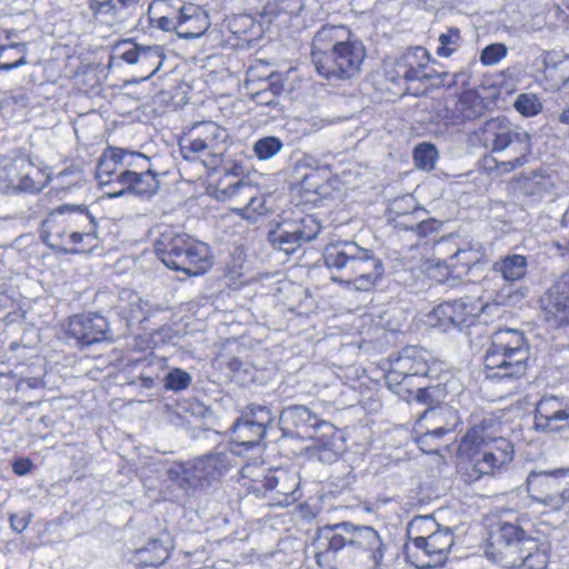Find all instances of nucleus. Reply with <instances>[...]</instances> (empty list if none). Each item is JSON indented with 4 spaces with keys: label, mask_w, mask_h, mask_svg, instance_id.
<instances>
[{
    "label": "nucleus",
    "mask_w": 569,
    "mask_h": 569,
    "mask_svg": "<svg viewBox=\"0 0 569 569\" xmlns=\"http://www.w3.org/2000/svg\"><path fill=\"white\" fill-rule=\"evenodd\" d=\"M348 556L350 569H379L385 545L379 532L369 526H353L348 522Z\"/></svg>",
    "instance_id": "obj_16"
},
{
    "label": "nucleus",
    "mask_w": 569,
    "mask_h": 569,
    "mask_svg": "<svg viewBox=\"0 0 569 569\" xmlns=\"http://www.w3.org/2000/svg\"><path fill=\"white\" fill-rule=\"evenodd\" d=\"M415 199L411 196H405L396 199L390 208L389 214L395 223L396 228L402 230H413L415 223L407 222V219H411L416 216V210H421Z\"/></svg>",
    "instance_id": "obj_35"
},
{
    "label": "nucleus",
    "mask_w": 569,
    "mask_h": 569,
    "mask_svg": "<svg viewBox=\"0 0 569 569\" xmlns=\"http://www.w3.org/2000/svg\"><path fill=\"white\" fill-rule=\"evenodd\" d=\"M139 0H88L93 18L110 27L122 24L132 16Z\"/></svg>",
    "instance_id": "obj_26"
},
{
    "label": "nucleus",
    "mask_w": 569,
    "mask_h": 569,
    "mask_svg": "<svg viewBox=\"0 0 569 569\" xmlns=\"http://www.w3.org/2000/svg\"><path fill=\"white\" fill-rule=\"evenodd\" d=\"M532 501L558 512L569 505V468L531 471L526 479Z\"/></svg>",
    "instance_id": "obj_13"
},
{
    "label": "nucleus",
    "mask_w": 569,
    "mask_h": 569,
    "mask_svg": "<svg viewBox=\"0 0 569 569\" xmlns=\"http://www.w3.org/2000/svg\"><path fill=\"white\" fill-rule=\"evenodd\" d=\"M511 152L513 153V158L511 160L497 162L495 159H492L495 167L488 164V170H496L499 174L509 173L522 167L527 162L528 157L531 154L521 153L518 149L511 150ZM487 163H489V160H487Z\"/></svg>",
    "instance_id": "obj_49"
},
{
    "label": "nucleus",
    "mask_w": 569,
    "mask_h": 569,
    "mask_svg": "<svg viewBox=\"0 0 569 569\" xmlns=\"http://www.w3.org/2000/svg\"><path fill=\"white\" fill-rule=\"evenodd\" d=\"M26 54V43L0 46V70L10 71L24 66L27 63Z\"/></svg>",
    "instance_id": "obj_38"
},
{
    "label": "nucleus",
    "mask_w": 569,
    "mask_h": 569,
    "mask_svg": "<svg viewBox=\"0 0 569 569\" xmlns=\"http://www.w3.org/2000/svg\"><path fill=\"white\" fill-rule=\"evenodd\" d=\"M562 406V402L553 396L541 398L536 407L535 425L537 426L541 421L543 422L546 418L557 412V409L561 408Z\"/></svg>",
    "instance_id": "obj_50"
},
{
    "label": "nucleus",
    "mask_w": 569,
    "mask_h": 569,
    "mask_svg": "<svg viewBox=\"0 0 569 569\" xmlns=\"http://www.w3.org/2000/svg\"><path fill=\"white\" fill-rule=\"evenodd\" d=\"M9 520H10L11 528L16 532H22L29 526L30 520H31V515H29V513L14 515L13 513V515H10Z\"/></svg>",
    "instance_id": "obj_58"
},
{
    "label": "nucleus",
    "mask_w": 569,
    "mask_h": 569,
    "mask_svg": "<svg viewBox=\"0 0 569 569\" xmlns=\"http://www.w3.org/2000/svg\"><path fill=\"white\" fill-rule=\"evenodd\" d=\"M446 396L445 389L440 385L418 387L417 391H412L411 399L408 401L416 400L419 403L429 406L428 410H433L432 406L443 400Z\"/></svg>",
    "instance_id": "obj_41"
},
{
    "label": "nucleus",
    "mask_w": 569,
    "mask_h": 569,
    "mask_svg": "<svg viewBox=\"0 0 569 569\" xmlns=\"http://www.w3.org/2000/svg\"><path fill=\"white\" fill-rule=\"evenodd\" d=\"M157 257L168 268L188 276H200L211 267L209 247L187 233L166 229L154 243Z\"/></svg>",
    "instance_id": "obj_8"
},
{
    "label": "nucleus",
    "mask_w": 569,
    "mask_h": 569,
    "mask_svg": "<svg viewBox=\"0 0 569 569\" xmlns=\"http://www.w3.org/2000/svg\"><path fill=\"white\" fill-rule=\"evenodd\" d=\"M559 121L569 126V107L559 114Z\"/></svg>",
    "instance_id": "obj_63"
},
{
    "label": "nucleus",
    "mask_w": 569,
    "mask_h": 569,
    "mask_svg": "<svg viewBox=\"0 0 569 569\" xmlns=\"http://www.w3.org/2000/svg\"><path fill=\"white\" fill-rule=\"evenodd\" d=\"M529 347L523 333L516 329H500L491 337V345L485 357L487 378L513 380L527 370Z\"/></svg>",
    "instance_id": "obj_7"
},
{
    "label": "nucleus",
    "mask_w": 569,
    "mask_h": 569,
    "mask_svg": "<svg viewBox=\"0 0 569 569\" xmlns=\"http://www.w3.org/2000/svg\"><path fill=\"white\" fill-rule=\"evenodd\" d=\"M253 99L258 104L272 106L277 104V91L274 89H263L253 94Z\"/></svg>",
    "instance_id": "obj_56"
},
{
    "label": "nucleus",
    "mask_w": 569,
    "mask_h": 569,
    "mask_svg": "<svg viewBox=\"0 0 569 569\" xmlns=\"http://www.w3.org/2000/svg\"><path fill=\"white\" fill-rule=\"evenodd\" d=\"M311 548L320 568L349 569L348 522L319 528Z\"/></svg>",
    "instance_id": "obj_14"
},
{
    "label": "nucleus",
    "mask_w": 569,
    "mask_h": 569,
    "mask_svg": "<svg viewBox=\"0 0 569 569\" xmlns=\"http://www.w3.org/2000/svg\"><path fill=\"white\" fill-rule=\"evenodd\" d=\"M513 108L521 116L531 118L538 116L542 111V102L537 94L520 93L513 102Z\"/></svg>",
    "instance_id": "obj_42"
},
{
    "label": "nucleus",
    "mask_w": 569,
    "mask_h": 569,
    "mask_svg": "<svg viewBox=\"0 0 569 569\" xmlns=\"http://www.w3.org/2000/svg\"><path fill=\"white\" fill-rule=\"evenodd\" d=\"M227 367L230 369L231 372L238 373L242 369L243 362L238 358H231L228 360Z\"/></svg>",
    "instance_id": "obj_61"
},
{
    "label": "nucleus",
    "mask_w": 569,
    "mask_h": 569,
    "mask_svg": "<svg viewBox=\"0 0 569 569\" xmlns=\"http://www.w3.org/2000/svg\"><path fill=\"white\" fill-rule=\"evenodd\" d=\"M207 191L218 201H231L238 204L233 211L247 220L254 221L267 212L264 196L259 194L256 186L231 171H224L217 179H212Z\"/></svg>",
    "instance_id": "obj_10"
},
{
    "label": "nucleus",
    "mask_w": 569,
    "mask_h": 569,
    "mask_svg": "<svg viewBox=\"0 0 569 569\" xmlns=\"http://www.w3.org/2000/svg\"><path fill=\"white\" fill-rule=\"evenodd\" d=\"M124 182L122 188L114 190L112 196L118 197L124 193V191H131L139 196H152L159 189V180L157 173L151 169H144L137 171L136 173L129 174L123 178Z\"/></svg>",
    "instance_id": "obj_31"
},
{
    "label": "nucleus",
    "mask_w": 569,
    "mask_h": 569,
    "mask_svg": "<svg viewBox=\"0 0 569 569\" xmlns=\"http://www.w3.org/2000/svg\"><path fill=\"white\" fill-rule=\"evenodd\" d=\"M325 263L329 269L341 272L332 280L359 291L373 288L382 277V261L372 250L362 248L355 241H338L326 247Z\"/></svg>",
    "instance_id": "obj_4"
},
{
    "label": "nucleus",
    "mask_w": 569,
    "mask_h": 569,
    "mask_svg": "<svg viewBox=\"0 0 569 569\" xmlns=\"http://www.w3.org/2000/svg\"><path fill=\"white\" fill-rule=\"evenodd\" d=\"M543 74L552 82V87L559 88L569 82V57L557 52H547L543 56Z\"/></svg>",
    "instance_id": "obj_34"
},
{
    "label": "nucleus",
    "mask_w": 569,
    "mask_h": 569,
    "mask_svg": "<svg viewBox=\"0 0 569 569\" xmlns=\"http://www.w3.org/2000/svg\"><path fill=\"white\" fill-rule=\"evenodd\" d=\"M122 167L120 166V161L118 159L116 148L107 149L97 166L96 177L100 184L103 186H113L117 184L122 188L124 182V177H122Z\"/></svg>",
    "instance_id": "obj_32"
},
{
    "label": "nucleus",
    "mask_w": 569,
    "mask_h": 569,
    "mask_svg": "<svg viewBox=\"0 0 569 569\" xmlns=\"http://www.w3.org/2000/svg\"><path fill=\"white\" fill-rule=\"evenodd\" d=\"M211 22L206 10L194 3H183L178 9V36L197 39L206 33Z\"/></svg>",
    "instance_id": "obj_28"
},
{
    "label": "nucleus",
    "mask_w": 569,
    "mask_h": 569,
    "mask_svg": "<svg viewBox=\"0 0 569 569\" xmlns=\"http://www.w3.org/2000/svg\"><path fill=\"white\" fill-rule=\"evenodd\" d=\"M41 238L63 253L89 252L98 244V220L87 206L62 204L42 221Z\"/></svg>",
    "instance_id": "obj_2"
},
{
    "label": "nucleus",
    "mask_w": 569,
    "mask_h": 569,
    "mask_svg": "<svg viewBox=\"0 0 569 569\" xmlns=\"http://www.w3.org/2000/svg\"><path fill=\"white\" fill-rule=\"evenodd\" d=\"M537 429L549 432H557L563 430L569 427V408L562 406L557 409V412L550 415V417L546 418L543 422L541 421L536 426Z\"/></svg>",
    "instance_id": "obj_48"
},
{
    "label": "nucleus",
    "mask_w": 569,
    "mask_h": 569,
    "mask_svg": "<svg viewBox=\"0 0 569 569\" xmlns=\"http://www.w3.org/2000/svg\"><path fill=\"white\" fill-rule=\"evenodd\" d=\"M387 79L396 84H405L413 81L437 80L445 83L449 76L447 72H438L430 64V56L427 49L416 47L407 50L386 70ZM452 82H456L452 80ZM448 84L451 81H447Z\"/></svg>",
    "instance_id": "obj_15"
},
{
    "label": "nucleus",
    "mask_w": 569,
    "mask_h": 569,
    "mask_svg": "<svg viewBox=\"0 0 569 569\" xmlns=\"http://www.w3.org/2000/svg\"><path fill=\"white\" fill-rule=\"evenodd\" d=\"M318 176V171L306 174L301 181L302 187L307 191L319 192L320 183L313 181Z\"/></svg>",
    "instance_id": "obj_60"
},
{
    "label": "nucleus",
    "mask_w": 569,
    "mask_h": 569,
    "mask_svg": "<svg viewBox=\"0 0 569 569\" xmlns=\"http://www.w3.org/2000/svg\"><path fill=\"white\" fill-rule=\"evenodd\" d=\"M507 54V48L501 43H493L486 47L480 56V61L485 66H491L499 62Z\"/></svg>",
    "instance_id": "obj_52"
},
{
    "label": "nucleus",
    "mask_w": 569,
    "mask_h": 569,
    "mask_svg": "<svg viewBox=\"0 0 569 569\" xmlns=\"http://www.w3.org/2000/svg\"><path fill=\"white\" fill-rule=\"evenodd\" d=\"M487 555L508 568L546 569L549 546L529 536L518 521H499L490 531Z\"/></svg>",
    "instance_id": "obj_3"
},
{
    "label": "nucleus",
    "mask_w": 569,
    "mask_h": 569,
    "mask_svg": "<svg viewBox=\"0 0 569 569\" xmlns=\"http://www.w3.org/2000/svg\"><path fill=\"white\" fill-rule=\"evenodd\" d=\"M479 140L492 152H501L509 147L511 150L518 149L521 153L532 152L531 136L501 117L491 118L485 122L480 129Z\"/></svg>",
    "instance_id": "obj_17"
},
{
    "label": "nucleus",
    "mask_w": 569,
    "mask_h": 569,
    "mask_svg": "<svg viewBox=\"0 0 569 569\" xmlns=\"http://www.w3.org/2000/svg\"><path fill=\"white\" fill-rule=\"evenodd\" d=\"M180 152L188 161H200L206 168H217L229 147L228 131L213 121L192 126L180 143Z\"/></svg>",
    "instance_id": "obj_9"
},
{
    "label": "nucleus",
    "mask_w": 569,
    "mask_h": 569,
    "mask_svg": "<svg viewBox=\"0 0 569 569\" xmlns=\"http://www.w3.org/2000/svg\"><path fill=\"white\" fill-rule=\"evenodd\" d=\"M473 97L470 93H463L458 99L451 101V106H447L451 116L448 117L451 123H459L477 117L478 111L471 107Z\"/></svg>",
    "instance_id": "obj_40"
},
{
    "label": "nucleus",
    "mask_w": 569,
    "mask_h": 569,
    "mask_svg": "<svg viewBox=\"0 0 569 569\" xmlns=\"http://www.w3.org/2000/svg\"><path fill=\"white\" fill-rule=\"evenodd\" d=\"M439 47L436 53L439 57L448 58L456 52L460 46V31L457 28H451L447 32L439 36Z\"/></svg>",
    "instance_id": "obj_47"
},
{
    "label": "nucleus",
    "mask_w": 569,
    "mask_h": 569,
    "mask_svg": "<svg viewBox=\"0 0 569 569\" xmlns=\"http://www.w3.org/2000/svg\"><path fill=\"white\" fill-rule=\"evenodd\" d=\"M156 26L164 31H176L178 33V11L172 16H161L156 19Z\"/></svg>",
    "instance_id": "obj_57"
},
{
    "label": "nucleus",
    "mask_w": 569,
    "mask_h": 569,
    "mask_svg": "<svg viewBox=\"0 0 569 569\" xmlns=\"http://www.w3.org/2000/svg\"><path fill=\"white\" fill-rule=\"evenodd\" d=\"M247 3L259 14H272L278 10L276 0H247Z\"/></svg>",
    "instance_id": "obj_55"
},
{
    "label": "nucleus",
    "mask_w": 569,
    "mask_h": 569,
    "mask_svg": "<svg viewBox=\"0 0 569 569\" xmlns=\"http://www.w3.org/2000/svg\"><path fill=\"white\" fill-rule=\"evenodd\" d=\"M263 492L270 493V499L276 505H290L299 499L298 487L299 481L296 476L290 475L286 470H270L263 477Z\"/></svg>",
    "instance_id": "obj_24"
},
{
    "label": "nucleus",
    "mask_w": 569,
    "mask_h": 569,
    "mask_svg": "<svg viewBox=\"0 0 569 569\" xmlns=\"http://www.w3.org/2000/svg\"><path fill=\"white\" fill-rule=\"evenodd\" d=\"M436 412L432 410H425L421 418L418 420L415 432L417 433L416 441L420 449L427 453H437L439 451V445L437 443L447 432L448 429L443 427H436L432 430L425 429L423 421L433 418Z\"/></svg>",
    "instance_id": "obj_33"
},
{
    "label": "nucleus",
    "mask_w": 569,
    "mask_h": 569,
    "mask_svg": "<svg viewBox=\"0 0 569 569\" xmlns=\"http://www.w3.org/2000/svg\"><path fill=\"white\" fill-rule=\"evenodd\" d=\"M27 385L30 388H37L41 385V380L38 378H31L27 380Z\"/></svg>",
    "instance_id": "obj_64"
},
{
    "label": "nucleus",
    "mask_w": 569,
    "mask_h": 569,
    "mask_svg": "<svg viewBox=\"0 0 569 569\" xmlns=\"http://www.w3.org/2000/svg\"><path fill=\"white\" fill-rule=\"evenodd\" d=\"M279 425L284 437L313 440L320 460L332 462L338 459L340 447L337 446L336 428L318 418L309 408L298 405L284 408Z\"/></svg>",
    "instance_id": "obj_6"
},
{
    "label": "nucleus",
    "mask_w": 569,
    "mask_h": 569,
    "mask_svg": "<svg viewBox=\"0 0 569 569\" xmlns=\"http://www.w3.org/2000/svg\"><path fill=\"white\" fill-rule=\"evenodd\" d=\"M32 462L28 458H20L17 459L13 465L12 469L16 475L18 476H26L31 471Z\"/></svg>",
    "instance_id": "obj_59"
},
{
    "label": "nucleus",
    "mask_w": 569,
    "mask_h": 569,
    "mask_svg": "<svg viewBox=\"0 0 569 569\" xmlns=\"http://www.w3.org/2000/svg\"><path fill=\"white\" fill-rule=\"evenodd\" d=\"M413 219L417 221L413 222L415 228L412 231H415L420 238L437 233L442 226L441 221L429 218L428 212L423 208L421 210H416Z\"/></svg>",
    "instance_id": "obj_45"
},
{
    "label": "nucleus",
    "mask_w": 569,
    "mask_h": 569,
    "mask_svg": "<svg viewBox=\"0 0 569 569\" xmlns=\"http://www.w3.org/2000/svg\"><path fill=\"white\" fill-rule=\"evenodd\" d=\"M407 531L406 556L417 569H432L446 562L455 543L449 527L441 526L432 516H418L408 523Z\"/></svg>",
    "instance_id": "obj_5"
},
{
    "label": "nucleus",
    "mask_w": 569,
    "mask_h": 569,
    "mask_svg": "<svg viewBox=\"0 0 569 569\" xmlns=\"http://www.w3.org/2000/svg\"><path fill=\"white\" fill-rule=\"evenodd\" d=\"M272 420L273 415L267 407L251 406L232 426L233 445L244 449L259 445Z\"/></svg>",
    "instance_id": "obj_19"
},
{
    "label": "nucleus",
    "mask_w": 569,
    "mask_h": 569,
    "mask_svg": "<svg viewBox=\"0 0 569 569\" xmlns=\"http://www.w3.org/2000/svg\"><path fill=\"white\" fill-rule=\"evenodd\" d=\"M116 56L128 64H138L146 74L141 80L152 77L162 66L163 48L160 46H140L132 41H122L116 46Z\"/></svg>",
    "instance_id": "obj_20"
},
{
    "label": "nucleus",
    "mask_w": 569,
    "mask_h": 569,
    "mask_svg": "<svg viewBox=\"0 0 569 569\" xmlns=\"http://www.w3.org/2000/svg\"><path fill=\"white\" fill-rule=\"evenodd\" d=\"M366 56L362 41L345 26H323L312 38V63L327 80L357 78Z\"/></svg>",
    "instance_id": "obj_1"
},
{
    "label": "nucleus",
    "mask_w": 569,
    "mask_h": 569,
    "mask_svg": "<svg viewBox=\"0 0 569 569\" xmlns=\"http://www.w3.org/2000/svg\"><path fill=\"white\" fill-rule=\"evenodd\" d=\"M438 371V363L423 348L406 347L391 360L386 373L387 387L401 399L409 401L412 396L411 379L431 377Z\"/></svg>",
    "instance_id": "obj_11"
},
{
    "label": "nucleus",
    "mask_w": 569,
    "mask_h": 569,
    "mask_svg": "<svg viewBox=\"0 0 569 569\" xmlns=\"http://www.w3.org/2000/svg\"><path fill=\"white\" fill-rule=\"evenodd\" d=\"M438 151L431 143H420L413 150V160L419 169L430 171L435 168Z\"/></svg>",
    "instance_id": "obj_43"
},
{
    "label": "nucleus",
    "mask_w": 569,
    "mask_h": 569,
    "mask_svg": "<svg viewBox=\"0 0 569 569\" xmlns=\"http://www.w3.org/2000/svg\"><path fill=\"white\" fill-rule=\"evenodd\" d=\"M320 223L312 216L297 221L279 223L269 231L268 239L273 248L287 254L297 251L305 242L312 241L320 232Z\"/></svg>",
    "instance_id": "obj_18"
},
{
    "label": "nucleus",
    "mask_w": 569,
    "mask_h": 569,
    "mask_svg": "<svg viewBox=\"0 0 569 569\" xmlns=\"http://www.w3.org/2000/svg\"><path fill=\"white\" fill-rule=\"evenodd\" d=\"M482 258V252L480 248L473 249H458L456 253L451 257V260L456 259L466 268H470L471 266L478 263Z\"/></svg>",
    "instance_id": "obj_53"
},
{
    "label": "nucleus",
    "mask_w": 569,
    "mask_h": 569,
    "mask_svg": "<svg viewBox=\"0 0 569 569\" xmlns=\"http://www.w3.org/2000/svg\"><path fill=\"white\" fill-rule=\"evenodd\" d=\"M117 309L129 321H143L147 317L161 310V307L142 299L137 292L123 289L119 293Z\"/></svg>",
    "instance_id": "obj_30"
},
{
    "label": "nucleus",
    "mask_w": 569,
    "mask_h": 569,
    "mask_svg": "<svg viewBox=\"0 0 569 569\" xmlns=\"http://www.w3.org/2000/svg\"><path fill=\"white\" fill-rule=\"evenodd\" d=\"M501 446L496 448V455L480 448H475L470 452H462L473 463V470L477 473L475 479H478L482 475H491L496 469L501 468L506 463L510 462L513 457V447L510 441H498Z\"/></svg>",
    "instance_id": "obj_27"
},
{
    "label": "nucleus",
    "mask_w": 569,
    "mask_h": 569,
    "mask_svg": "<svg viewBox=\"0 0 569 569\" xmlns=\"http://www.w3.org/2000/svg\"><path fill=\"white\" fill-rule=\"evenodd\" d=\"M240 473L243 480H249V482L244 481L243 486H247L248 489L254 493L260 495L263 492V477L266 475L264 470L261 467L257 465H246L244 467H242Z\"/></svg>",
    "instance_id": "obj_46"
},
{
    "label": "nucleus",
    "mask_w": 569,
    "mask_h": 569,
    "mask_svg": "<svg viewBox=\"0 0 569 569\" xmlns=\"http://www.w3.org/2000/svg\"><path fill=\"white\" fill-rule=\"evenodd\" d=\"M498 441H509L501 436L500 423L493 421H482L473 426L462 438L459 450L460 452H470L475 448L485 449L496 455L497 449L501 446Z\"/></svg>",
    "instance_id": "obj_25"
},
{
    "label": "nucleus",
    "mask_w": 569,
    "mask_h": 569,
    "mask_svg": "<svg viewBox=\"0 0 569 569\" xmlns=\"http://www.w3.org/2000/svg\"><path fill=\"white\" fill-rule=\"evenodd\" d=\"M231 465L230 455L216 452L196 459L192 463H174L167 470L169 479L184 491L194 490L219 479Z\"/></svg>",
    "instance_id": "obj_12"
},
{
    "label": "nucleus",
    "mask_w": 569,
    "mask_h": 569,
    "mask_svg": "<svg viewBox=\"0 0 569 569\" xmlns=\"http://www.w3.org/2000/svg\"><path fill=\"white\" fill-rule=\"evenodd\" d=\"M49 181V176L29 159L19 158L8 169V187L13 191L39 192Z\"/></svg>",
    "instance_id": "obj_23"
},
{
    "label": "nucleus",
    "mask_w": 569,
    "mask_h": 569,
    "mask_svg": "<svg viewBox=\"0 0 569 569\" xmlns=\"http://www.w3.org/2000/svg\"><path fill=\"white\" fill-rule=\"evenodd\" d=\"M479 308L466 301H446L435 307L427 315V322L442 331L472 323Z\"/></svg>",
    "instance_id": "obj_21"
},
{
    "label": "nucleus",
    "mask_w": 569,
    "mask_h": 569,
    "mask_svg": "<svg viewBox=\"0 0 569 569\" xmlns=\"http://www.w3.org/2000/svg\"><path fill=\"white\" fill-rule=\"evenodd\" d=\"M108 322L97 313L76 316L70 320L71 335L83 345H92L106 338Z\"/></svg>",
    "instance_id": "obj_29"
},
{
    "label": "nucleus",
    "mask_w": 569,
    "mask_h": 569,
    "mask_svg": "<svg viewBox=\"0 0 569 569\" xmlns=\"http://www.w3.org/2000/svg\"><path fill=\"white\" fill-rule=\"evenodd\" d=\"M169 556V548L160 540L153 539L136 551L133 560L140 567H157L162 565Z\"/></svg>",
    "instance_id": "obj_36"
},
{
    "label": "nucleus",
    "mask_w": 569,
    "mask_h": 569,
    "mask_svg": "<svg viewBox=\"0 0 569 569\" xmlns=\"http://www.w3.org/2000/svg\"><path fill=\"white\" fill-rule=\"evenodd\" d=\"M283 147L282 141L273 136L263 137L253 144V152L260 160H269L278 154Z\"/></svg>",
    "instance_id": "obj_44"
},
{
    "label": "nucleus",
    "mask_w": 569,
    "mask_h": 569,
    "mask_svg": "<svg viewBox=\"0 0 569 569\" xmlns=\"http://www.w3.org/2000/svg\"><path fill=\"white\" fill-rule=\"evenodd\" d=\"M191 383V376L181 369H173L166 377L164 387L168 390L181 391Z\"/></svg>",
    "instance_id": "obj_51"
},
{
    "label": "nucleus",
    "mask_w": 569,
    "mask_h": 569,
    "mask_svg": "<svg viewBox=\"0 0 569 569\" xmlns=\"http://www.w3.org/2000/svg\"><path fill=\"white\" fill-rule=\"evenodd\" d=\"M547 322L560 327L569 323V273L561 274L541 299Z\"/></svg>",
    "instance_id": "obj_22"
},
{
    "label": "nucleus",
    "mask_w": 569,
    "mask_h": 569,
    "mask_svg": "<svg viewBox=\"0 0 569 569\" xmlns=\"http://www.w3.org/2000/svg\"><path fill=\"white\" fill-rule=\"evenodd\" d=\"M528 261L522 254H508L493 264V270L501 274L508 282H515L525 278Z\"/></svg>",
    "instance_id": "obj_37"
},
{
    "label": "nucleus",
    "mask_w": 569,
    "mask_h": 569,
    "mask_svg": "<svg viewBox=\"0 0 569 569\" xmlns=\"http://www.w3.org/2000/svg\"><path fill=\"white\" fill-rule=\"evenodd\" d=\"M120 166L122 167V177L150 169L148 166L149 158L141 152L129 151L121 148H116Z\"/></svg>",
    "instance_id": "obj_39"
},
{
    "label": "nucleus",
    "mask_w": 569,
    "mask_h": 569,
    "mask_svg": "<svg viewBox=\"0 0 569 569\" xmlns=\"http://www.w3.org/2000/svg\"><path fill=\"white\" fill-rule=\"evenodd\" d=\"M139 379L142 381V386L144 388H151L154 383V380L151 377L140 376Z\"/></svg>",
    "instance_id": "obj_62"
},
{
    "label": "nucleus",
    "mask_w": 569,
    "mask_h": 569,
    "mask_svg": "<svg viewBox=\"0 0 569 569\" xmlns=\"http://www.w3.org/2000/svg\"><path fill=\"white\" fill-rule=\"evenodd\" d=\"M450 268L446 262H437L429 271V274L432 279L438 282L455 284L457 279L450 278Z\"/></svg>",
    "instance_id": "obj_54"
}]
</instances>
